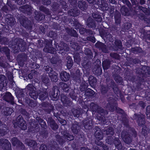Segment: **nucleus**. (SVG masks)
<instances>
[{
  "mask_svg": "<svg viewBox=\"0 0 150 150\" xmlns=\"http://www.w3.org/2000/svg\"><path fill=\"white\" fill-rule=\"evenodd\" d=\"M16 125H17L23 130H25L27 128L25 122L24 121L23 119L20 116L17 117V122L16 124L15 123L14 124L15 126Z\"/></svg>",
  "mask_w": 150,
  "mask_h": 150,
  "instance_id": "obj_1",
  "label": "nucleus"
},
{
  "mask_svg": "<svg viewBox=\"0 0 150 150\" xmlns=\"http://www.w3.org/2000/svg\"><path fill=\"white\" fill-rule=\"evenodd\" d=\"M27 88L30 91V96L34 99H36L38 98V94L35 92V88L32 84H29L27 86Z\"/></svg>",
  "mask_w": 150,
  "mask_h": 150,
  "instance_id": "obj_2",
  "label": "nucleus"
},
{
  "mask_svg": "<svg viewBox=\"0 0 150 150\" xmlns=\"http://www.w3.org/2000/svg\"><path fill=\"white\" fill-rule=\"evenodd\" d=\"M60 76L61 80L64 81H67L70 78L69 73L65 71H62L60 74Z\"/></svg>",
  "mask_w": 150,
  "mask_h": 150,
  "instance_id": "obj_3",
  "label": "nucleus"
},
{
  "mask_svg": "<svg viewBox=\"0 0 150 150\" xmlns=\"http://www.w3.org/2000/svg\"><path fill=\"white\" fill-rule=\"evenodd\" d=\"M49 75L52 81L55 82L57 81L58 74L54 71H51L49 74Z\"/></svg>",
  "mask_w": 150,
  "mask_h": 150,
  "instance_id": "obj_4",
  "label": "nucleus"
},
{
  "mask_svg": "<svg viewBox=\"0 0 150 150\" xmlns=\"http://www.w3.org/2000/svg\"><path fill=\"white\" fill-rule=\"evenodd\" d=\"M98 6L101 8L102 10L104 11L107 9L108 5L103 0H98Z\"/></svg>",
  "mask_w": 150,
  "mask_h": 150,
  "instance_id": "obj_5",
  "label": "nucleus"
},
{
  "mask_svg": "<svg viewBox=\"0 0 150 150\" xmlns=\"http://www.w3.org/2000/svg\"><path fill=\"white\" fill-rule=\"evenodd\" d=\"M134 119H137L139 125H142L144 123V116L142 115H134Z\"/></svg>",
  "mask_w": 150,
  "mask_h": 150,
  "instance_id": "obj_6",
  "label": "nucleus"
},
{
  "mask_svg": "<svg viewBox=\"0 0 150 150\" xmlns=\"http://www.w3.org/2000/svg\"><path fill=\"white\" fill-rule=\"evenodd\" d=\"M4 113L6 115H11L13 112V110L10 108H6L4 109Z\"/></svg>",
  "mask_w": 150,
  "mask_h": 150,
  "instance_id": "obj_7",
  "label": "nucleus"
},
{
  "mask_svg": "<svg viewBox=\"0 0 150 150\" xmlns=\"http://www.w3.org/2000/svg\"><path fill=\"white\" fill-rule=\"evenodd\" d=\"M120 14L118 12H117L115 15V23L117 24H120Z\"/></svg>",
  "mask_w": 150,
  "mask_h": 150,
  "instance_id": "obj_8",
  "label": "nucleus"
},
{
  "mask_svg": "<svg viewBox=\"0 0 150 150\" xmlns=\"http://www.w3.org/2000/svg\"><path fill=\"white\" fill-rule=\"evenodd\" d=\"M6 17V21H7L8 24L14 23L15 19L11 17V15L8 14L7 15Z\"/></svg>",
  "mask_w": 150,
  "mask_h": 150,
  "instance_id": "obj_9",
  "label": "nucleus"
},
{
  "mask_svg": "<svg viewBox=\"0 0 150 150\" xmlns=\"http://www.w3.org/2000/svg\"><path fill=\"white\" fill-rule=\"evenodd\" d=\"M122 14L124 16L128 15V11L127 8L125 6H122L120 10Z\"/></svg>",
  "mask_w": 150,
  "mask_h": 150,
  "instance_id": "obj_10",
  "label": "nucleus"
},
{
  "mask_svg": "<svg viewBox=\"0 0 150 150\" xmlns=\"http://www.w3.org/2000/svg\"><path fill=\"white\" fill-rule=\"evenodd\" d=\"M5 80L4 76L0 75V90H1L4 86V81Z\"/></svg>",
  "mask_w": 150,
  "mask_h": 150,
  "instance_id": "obj_11",
  "label": "nucleus"
},
{
  "mask_svg": "<svg viewBox=\"0 0 150 150\" xmlns=\"http://www.w3.org/2000/svg\"><path fill=\"white\" fill-rule=\"evenodd\" d=\"M11 142L13 144L14 146H15L17 144L20 145H22V143L18 140L15 137H14L12 139Z\"/></svg>",
  "mask_w": 150,
  "mask_h": 150,
  "instance_id": "obj_12",
  "label": "nucleus"
},
{
  "mask_svg": "<svg viewBox=\"0 0 150 150\" xmlns=\"http://www.w3.org/2000/svg\"><path fill=\"white\" fill-rule=\"evenodd\" d=\"M5 96L6 100L8 101H12L13 98L11 94L9 92H8L6 93Z\"/></svg>",
  "mask_w": 150,
  "mask_h": 150,
  "instance_id": "obj_13",
  "label": "nucleus"
},
{
  "mask_svg": "<svg viewBox=\"0 0 150 150\" xmlns=\"http://www.w3.org/2000/svg\"><path fill=\"white\" fill-rule=\"evenodd\" d=\"M110 62L108 60L104 61L103 62L102 64L104 69H106L109 67Z\"/></svg>",
  "mask_w": 150,
  "mask_h": 150,
  "instance_id": "obj_14",
  "label": "nucleus"
},
{
  "mask_svg": "<svg viewBox=\"0 0 150 150\" xmlns=\"http://www.w3.org/2000/svg\"><path fill=\"white\" fill-rule=\"evenodd\" d=\"M28 145L30 147H35L37 145L36 142L34 141L31 140L28 142L27 143Z\"/></svg>",
  "mask_w": 150,
  "mask_h": 150,
  "instance_id": "obj_15",
  "label": "nucleus"
},
{
  "mask_svg": "<svg viewBox=\"0 0 150 150\" xmlns=\"http://www.w3.org/2000/svg\"><path fill=\"white\" fill-rule=\"evenodd\" d=\"M51 127L53 129H55L58 128V126L53 121L50 124Z\"/></svg>",
  "mask_w": 150,
  "mask_h": 150,
  "instance_id": "obj_16",
  "label": "nucleus"
},
{
  "mask_svg": "<svg viewBox=\"0 0 150 150\" xmlns=\"http://www.w3.org/2000/svg\"><path fill=\"white\" fill-rule=\"evenodd\" d=\"M79 7L82 10L84 9L86 7L85 3L83 2L82 3L81 1L79 2Z\"/></svg>",
  "mask_w": 150,
  "mask_h": 150,
  "instance_id": "obj_17",
  "label": "nucleus"
},
{
  "mask_svg": "<svg viewBox=\"0 0 150 150\" xmlns=\"http://www.w3.org/2000/svg\"><path fill=\"white\" fill-rule=\"evenodd\" d=\"M72 61L71 59L69 57L68 58V61L67 62V66L69 68H70L72 67Z\"/></svg>",
  "mask_w": 150,
  "mask_h": 150,
  "instance_id": "obj_18",
  "label": "nucleus"
},
{
  "mask_svg": "<svg viewBox=\"0 0 150 150\" xmlns=\"http://www.w3.org/2000/svg\"><path fill=\"white\" fill-rule=\"evenodd\" d=\"M122 137L123 141L127 143L128 144L130 142V140H129L128 138H126V137H125L124 133L123 132L122 133Z\"/></svg>",
  "mask_w": 150,
  "mask_h": 150,
  "instance_id": "obj_19",
  "label": "nucleus"
},
{
  "mask_svg": "<svg viewBox=\"0 0 150 150\" xmlns=\"http://www.w3.org/2000/svg\"><path fill=\"white\" fill-rule=\"evenodd\" d=\"M74 61L77 64L80 63V59L78 55H75L74 56Z\"/></svg>",
  "mask_w": 150,
  "mask_h": 150,
  "instance_id": "obj_20",
  "label": "nucleus"
},
{
  "mask_svg": "<svg viewBox=\"0 0 150 150\" xmlns=\"http://www.w3.org/2000/svg\"><path fill=\"white\" fill-rule=\"evenodd\" d=\"M115 45L118 47L120 48L122 47V44L120 40H116L115 42Z\"/></svg>",
  "mask_w": 150,
  "mask_h": 150,
  "instance_id": "obj_21",
  "label": "nucleus"
},
{
  "mask_svg": "<svg viewBox=\"0 0 150 150\" xmlns=\"http://www.w3.org/2000/svg\"><path fill=\"white\" fill-rule=\"evenodd\" d=\"M92 121H89L88 123H87L86 125H84L85 128L87 129H90L91 128L92 125Z\"/></svg>",
  "mask_w": 150,
  "mask_h": 150,
  "instance_id": "obj_22",
  "label": "nucleus"
},
{
  "mask_svg": "<svg viewBox=\"0 0 150 150\" xmlns=\"http://www.w3.org/2000/svg\"><path fill=\"white\" fill-rule=\"evenodd\" d=\"M8 140L5 139H0V145L2 144H8Z\"/></svg>",
  "mask_w": 150,
  "mask_h": 150,
  "instance_id": "obj_23",
  "label": "nucleus"
},
{
  "mask_svg": "<svg viewBox=\"0 0 150 150\" xmlns=\"http://www.w3.org/2000/svg\"><path fill=\"white\" fill-rule=\"evenodd\" d=\"M65 139L68 140L70 141L74 139V137L72 135H71L69 134H67L65 137Z\"/></svg>",
  "mask_w": 150,
  "mask_h": 150,
  "instance_id": "obj_24",
  "label": "nucleus"
},
{
  "mask_svg": "<svg viewBox=\"0 0 150 150\" xmlns=\"http://www.w3.org/2000/svg\"><path fill=\"white\" fill-rule=\"evenodd\" d=\"M50 49H49L48 50H46L47 48L45 47L44 49V50L45 51H47L49 53H54V52L53 50L54 49L53 48L51 47L50 48Z\"/></svg>",
  "mask_w": 150,
  "mask_h": 150,
  "instance_id": "obj_25",
  "label": "nucleus"
},
{
  "mask_svg": "<svg viewBox=\"0 0 150 150\" xmlns=\"http://www.w3.org/2000/svg\"><path fill=\"white\" fill-rule=\"evenodd\" d=\"M22 8L25 10V11H30L31 9L30 7L28 5H25L22 7Z\"/></svg>",
  "mask_w": 150,
  "mask_h": 150,
  "instance_id": "obj_26",
  "label": "nucleus"
},
{
  "mask_svg": "<svg viewBox=\"0 0 150 150\" xmlns=\"http://www.w3.org/2000/svg\"><path fill=\"white\" fill-rule=\"evenodd\" d=\"M146 115L148 117H150V106H149L146 108Z\"/></svg>",
  "mask_w": 150,
  "mask_h": 150,
  "instance_id": "obj_27",
  "label": "nucleus"
},
{
  "mask_svg": "<svg viewBox=\"0 0 150 150\" xmlns=\"http://www.w3.org/2000/svg\"><path fill=\"white\" fill-rule=\"evenodd\" d=\"M73 9H71L70 11L68 12V14L69 15L71 16H76L78 14H76L74 13H72L73 11Z\"/></svg>",
  "mask_w": 150,
  "mask_h": 150,
  "instance_id": "obj_28",
  "label": "nucleus"
},
{
  "mask_svg": "<svg viewBox=\"0 0 150 150\" xmlns=\"http://www.w3.org/2000/svg\"><path fill=\"white\" fill-rule=\"evenodd\" d=\"M73 113L74 116L78 117L79 116V112L77 110H74L73 111Z\"/></svg>",
  "mask_w": 150,
  "mask_h": 150,
  "instance_id": "obj_29",
  "label": "nucleus"
},
{
  "mask_svg": "<svg viewBox=\"0 0 150 150\" xmlns=\"http://www.w3.org/2000/svg\"><path fill=\"white\" fill-rule=\"evenodd\" d=\"M108 132L107 133V134H113V129L110 127V128L108 130Z\"/></svg>",
  "mask_w": 150,
  "mask_h": 150,
  "instance_id": "obj_30",
  "label": "nucleus"
},
{
  "mask_svg": "<svg viewBox=\"0 0 150 150\" xmlns=\"http://www.w3.org/2000/svg\"><path fill=\"white\" fill-rule=\"evenodd\" d=\"M47 148L45 145H42L40 148V150H46Z\"/></svg>",
  "mask_w": 150,
  "mask_h": 150,
  "instance_id": "obj_31",
  "label": "nucleus"
},
{
  "mask_svg": "<svg viewBox=\"0 0 150 150\" xmlns=\"http://www.w3.org/2000/svg\"><path fill=\"white\" fill-rule=\"evenodd\" d=\"M61 87H62L63 88H67L68 87V86L67 84L64 83H62L61 84Z\"/></svg>",
  "mask_w": 150,
  "mask_h": 150,
  "instance_id": "obj_32",
  "label": "nucleus"
},
{
  "mask_svg": "<svg viewBox=\"0 0 150 150\" xmlns=\"http://www.w3.org/2000/svg\"><path fill=\"white\" fill-rule=\"evenodd\" d=\"M42 81L44 83H47L49 82V79H48L47 77H45V79H43V78H42Z\"/></svg>",
  "mask_w": 150,
  "mask_h": 150,
  "instance_id": "obj_33",
  "label": "nucleus"
},
{
  "mask_svg": "<svg viewBox=\"0 0 150 150\" xmlns=\"http://www.w3.org/2000/svg\"><path fill=\"white\" fill-rule=\"evenodd\" d=\"M44 95L43 96L42 95L40 96V97L41 99L42 100H44L45 98L47 96V94H46V93H44Z\"/></svg>",
  "mask_w": 150,
  "mask_h": 150,
  "instance_id": "obj_34",
  "label": "nucleus"
},
{
  "mask_svg": "<svg viewBox=\"0 0 150 150\" xmlns=\"http://www.w3.org/2000/svg\"><path fill=\"white\" fill-rule=\"evenodd\" d=\"M66 97L65 96H64L63 97H62L61 101L63 103L65 104L66 103V101L65 100V99H66Z\"/></svg>",
  "mask_w": 150,
  "mask_h": 150,
  "instance_id": "obj_35",
  "label": "nucleus"
},
{
  "mask_svg": "<svg viewBox=\"0 0 150 150\" xmlns=\"http://www.w3.org/2000/svg\"><path fill=\"white\" fill-rule=\"evenodd\" d=\"M40 125L42 126V127H45L46 125V123L43 120H42L41 122Z\"/></svg>",
  "mask_w": 150,
  "mask_h": 150,
  "instance_id": "obj_36",
  "label": "nucleus"
},
{
  "mask_svg": "<svg viewBox=\"0 0 150 150\" xmlns=\"http://www.w3.org/2000/svg\"><path fill=\"white\" fill-rule=\"evenodd\" d=\"M99 71V72L97 74V75H99L100 74L101 72V69H100L99 68H98V69H97L96 71Z\"/></svg>",
  "mask_w": 150,
  "mask_h": 150,
  "instance_id": "obj_37",
  "label": "nucleus"
},
{
  "mask_svg": "<svg viewBox=\"0 0 150 150\" xmlns=\"http://www.w3.org/2000/svg\"><path fill=\"white\" fill-rule=\"evenodd\" d=\"M119 80L118 81L117 80V78H115V80L117 81V83H120L122 81V78L120 77H119Z\"/></svg>",
  "mask_w": 150,
  "mask_h": 150,
  "instance_id": "obj_38",
  "label": "nucleus"
},
{
  "mask_svg": "<svg viewBox=\"0 0 150 150\" xmlns=\"http://www.w3.org/2000/svg\"><path fill=\"white\" fill-rule=\"evenodd\" d=\"M44 68L45 69V70L47 71H49V70H50V69L49 67V66H45L44 67Z\"/></svg>",
  "mask_w": 150,
  "mask_h": 150,
  "instance_id": "obj_39",
  "label": "nucleus"
},
{
  "mask_svg": "<svg viewBox=\"0 0 150 150\" xmlns=\"http://www.w3.org/2000/svg\"><path fill=\"white\" fill-rule=\"evenodd\" d=\"M22 0H16V1H17V3L19 4H22Z\"/></svg>",
  "mask_w": 150,
  "mask_h": 150,
  "instance_id": "obj_40",
  "label": "nucleus"
},
{
  "mask_svg": "<svg viewBox=\"0 0 150 150\" xmlns=\"http://www.w3.org/2000/svg\"><path fill=\"white\" fill-rule=\"evenodd\" d=\"M139 104L140 105L142 104V105H141V106H142V107H144L145 106L144 103L142 101L140 102L139 103Z\"/></svg>",
  "mask_w": 150,
  "mask_h": 150,
  "instance_id": "obj_41",
  "label": "nucleus"
},
{
  "mask_svg": "<svg viewBox=\"0 0 150 150\" xmlns=\"http://www.w3.org/2000/svg\"><path fill=\"white\" fill-rule=\"evenodd\" d=\"M110 2L112 4H115L116 3L115 0H109Z\"/></svg>",
  "mask_w": 150,
  "mask_h": 150,
  "instance_id": "obj_42",
  "label": "nucleus"
},
{
  "mask_svg": "<svg viewBox=\"0 0 150 150\" xmlns=\"http://www.w3.org/2000/svg\"><path fill=\"white\" fill-rule=\"evenodd\" d=\"M96 138H98L99 139L101 140L102 139L103 136L102 135H100L99 137H98L96 135Z\"/></svg>",
  "mask_w": 150,
  "mask_h": 150,
  "instance_id": "obj_43",
  "label": "nucleus"
},
{
  "mask_svg": "<svg viewBox=\"0 0 150 150\" xmlns=\"http://www.w3.org/2000/svg\"><path fill=\"white\" fill-rule=\"evenodd\" d=\"M109 101H110V103H111V104L114 103V100L112 98L110 99L109 100Z\"/></svg>",
  "mask_w": 150,
  "mask_h": 150,
  "instance_id": "obj_44",
  "label": "nucleus"
},
{
  "mask_svg": "<svg viewBox=\"0 0 150 150\" xmlns=\"http://www.w3.org/2000/svg\"><path fill=\"white\" fill-rule=\"evenodd\" d=\"M61 123L62 125H64L66 124V121L65 120H62V122L61 121Z\"/></svg>",
  "mask_w": 150,
  "mask_h": 150,
  "instance_id": "obj_45",
  "label": "nucleus"
},
{
  "mask_svg": "<svg viewBox=\"0 0 150 150\" xmlns=\"http://www.w3.org/2000/svg\"><path fill=\"white\" fill-rule=\"evenodd\" d=\"M89 3H93L94 2V0H87Z\"/></svg>",
  "mask_w": 150,
  "mask_h": 150,
  "instance_id": "obj_46",
  "label": "nucleus"
},
{
  "mask_svg": "<svg viewBox=\"0 0 150 150\" xmlns=\"http://www.w3.org/2000/svg\"><path fill=\"white\" fill-rule=\"evenodd\" d=\"M116 142H118V144L119 143V139L118 138H117V139H116V140L115 142V144L116 145H117L118 144H116L117 143Z\"/></svg>",
  "mask_w": 150,
  "mask_h": 150,
  "instance_id": "obj_47",
  "label": "nucleus"
},
{
  "mask_svg": "<svg viewBox=\"0 0 150 150\" xmlns=\"http://www.w3.org/2000/svg\"><path fill=\"white\" fill-rule=\"evenodd\" d=\"M140 2L141 4H143L145 3V1L144 0H140Z\"/></svg>",
  "mask_w": 150,
  "mask_h": 150,
  "instance_id": "obj_48",
  "label": "nucleus"
},
{
  "mask_svg": "<svg viewBox=\"0 0 150 150\" xmlns=\"http://www.w3.org/2000/svg\"><path fill=\"white\" fill-rule=\"evenodd\" d=\"M94 104L93 103H92L91 104V106H94V107H95V108H96V107H97V106L96 105L94 106Z\"/></svg>",
  "mask_w": 150,
  "mask_h": 150,
  "instance_id": "obj_49",
  "label": "nucleus"
},
{
  "mask_svg": "<svg viewBox=\"0 0 150 150\" xmlns=\"http://www.w3.org/2000/svg\"><path fill=\"white\" fill-rule=\"evenodd\" d=\"M72 131H73V132L75 134H76L77 133V130H75V132H74V130H73Z\"/></svg>",
  "mask_w": 150,
  "mask_h": 150,
  "instance_id": "obj_50",
  "label": "nucleus"
},
{
  "mask_svg": "<svg viewBox=\"0 0 150 150\" xmlns=\"http://www.w3.org/2000/svg\"><path fill=\"white\" fill-rule=\"evenodd\" d=\"M123 3H126L127 2V0H122Z\"/></svg>",
  "mask_w": 150,
  "mask_h": 150,
  "instance_id": "obj_51",
  "label": "nucleus"
},
{
  "mask_svg": "<svg viewBox=\"0 0 150 150\" xmlns=\"http://www.w3.org/2000/svg\"><path fill=\"white\" fill-rule=\"evenodd\" d=\"M59 51L60 52H61L63 50L62 48L60 47L59 48ZM58 51H59V50H58Z\"/></svg>",
  "mask_w": 150,
  "mask_h": 150,
  "instance_id": "obj_52",
  "label": "nucleus"
},
{
  "mask_svg": "<svg viewBox=\"0 0 150 150\" xmlns=\"http://www.w3.org/2000/svg\"><path fill=\"white\" fill-rule=\"evenodd\" d=\"M93 81H96V80L95 78L93 77Z\"/></svg>",
  "mask_w": 150,
  "mask_h": 150,
  "instance_id": "obj_53",
  "label": "nucleus"
},
{
  "mask_svg": "<svg viewBox=\"0 0 150 150\" xmlns=\"http://www.w3.org/2000/svg\"><path fill=\"white\" fill-rule=\"evenodd\" d=\"M105 91V90L104 89V88H102V91L103 93V91Z\"/></svg>",
  "mask_w": 150,
  "mask_h": 150,
  "instance_id": "obj_54",
  "label": "nucleus"
},
{
  "mask_svg": "<svg viewBox=\"0 0 150 150\" xmlns=\"http://www.w3.org/2000/svg\"><path fill=\"white\" fill-rule=\"evenodd\" d=\"M47 2H48V4H50V1H49V0H47Z\"/></svg>",
  "mask_w": 150,
  "mask_h": 150,
  "instance_id": "obj_55",
  "label": "nucleus"
},
{
  "mask_svg": "<svg viewBox=\"0 0 150 150\" xmlns=\"http://www.w3.org/2000/svg\"><path fill=\"white\" fill-rule=\"evenodd\" d=\"M79 32H80V33H81V34H82L83 33H82L81 32V30H79Z\"/></svg>",
  "mask_w": 150,
  "mask_h": 150,
  "instance_id": "obj_56",
  "label": "nucleus"
},
{
  "mask_svg": "<svg viewBox=\"0 0 150 150\" xmlns=\"http://www.w3.org/2000/svg\"><path fill=\"white\" fill-rule=\"evenodd\" d=\"M108 103L109 104V105H110V103H110V101H109V102L108 103Z\"/></svg>",
  "mask_w": 150,
  "mask_h": 150,
  "instance_id": "obj_57",
  "label": "nucleus"
},
{
  "mask_svg": "<svg viewBox=\"0 0 150 150\" xmlns=\"http://www.w3.org/2000/svg\"><path fill=\"white\" fill-rule=\"evenodd\" d=\"M88 50L89 52V54H90V53H91V51H90V50Z\"/></svg>",
  "mask_w": 150,
  "mask_h": 150,
  "instance_id": "obj_58",
  "label": "nucleus"
},
{
  "mask_svg": "<svg viewBox=\"0 0 150 150\" xmlns=\"http://www.w3.org/2000/svg\"><path fill=\"white\" fill-rule=\"evenodd\" d=\"M102 51H103L104 52H106V51H105L104 50H102Z\"/></svg>",
  "mask_w": 150,
  "mask_h": 150,
  "instance_id": "obj_59",
  "label": "nucleus"
},
{
  "mask_svg": "<svg viewBox=\"0 0 150 150\" xmlns=\"http://www.w3.org/2000/svg\"><path fill=\"white\" fill-rule=\"evenodd\" d=\"M130 150H135L134 149H130Z\"/></svg>",
  "mask_w": 150,
  "mask_h": 150,
  "instance_id": "obj_60",
  "label": "nucleus"
},
{
  "mask_svg": "<svg viewBox=\"0 0 150 150\" xmlns=\"http://www.w3.org/2000/svg\"><path fill=\"white\" fill-rule=\"evenodd\" d=\"M63 49H64V50H65V49H66V48H65V47H64L63 48Z\"/></svg>",
  "mask_w": 150,
  "mask_h": 150,
  "instance_id": "obj_61",
  "label": "nucleus"
},
{
  "mask_svg": "<svg viewBox=\"0 0 150 150\" xmlns=\"http://www.w3.org/2000/svg\"><path fill=\"white\" fill-rule=\"evenodd\" d=\"M134 48H132V51H134Z\"/></svg>",
  "mask_w": 150,
  "mask_h": 150,
  "instance_id": "obj_62",
  "label": "nucleus"
},
{
  "mask_svg": "<svg viewBox=\"0 0 150 150\" xmlns=\"http://www.w3.org/2000/svg\"><path fill=\"white\" fill-rule=\"evenodd\" d=\"M93 42L94 43L95 42V41L94 40H93Z\"/></svg>",
  "mask_w": 150,
  "mask_h": 150,
  "instance_id": "obj_63",
  "label": "nucleus"
},
{
  "mask_svg": "<svg viewBox=\"0 0 150 150\" xmlns=\"http://www.w3.org/2000/svg\"><path fill=\"white\" fill-rule=\"evenodd\" d=\"M76 36H77L76 35V34H75V37H76Z\"/></svg>",
  "mask_w": 150,
  "mask_h": 150,
  "instance_id": "obj_64",
  "label": "nucleus"
}]
</instances>
